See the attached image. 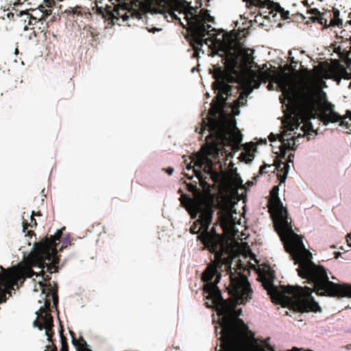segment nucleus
<instances>
[{
    "instance_id": "nucleus-1",
    "label": "nucleus",
    "mask_w": 351,
    "mask_h": 351,
    "mask_svg": "<svg viewBox=\"0 0 351 351\" xmlns=\"http://www.w3.org/2000/svg\"><path fill=\"white\" fill-rule=\"evenodd\" d=\"M287 252L290 254L295 264H298L297 271L298 276L303 279H306L307 282L312 284L313 287H300L298 285L282 286V291L274 285L273 281L265 279L262 285L267 290L268 295L271 296L273 302L280 304L285 300V294L291 295L290 305L292 308L298 312H314L322 311V308L312 296L315 292L317 295L332 298L351 297V285L348 284H337L329 280L326 269L322 265L314 263L309 257L305 255L306 250L303 247L299 254H293L286 247Z\"/></svg>"
},
{
    "instance_id": "nucleus-2",
    "label": "nucleus",
    "mask_w": 351,
    "mask_h": 351,
    "mask_svg": "<svg viewBox=\"0 0 351 351\" xmlns=\"http://www.w3.org/2000/svg\"><path fill=\"white\" fill-rule=\"evenodd\" d=\"M273 80L280 85L285 99L289 103L298 102L307 110L310 117H317L324 125L330 123L339 122V125L346 129L351 128V111L348 110L345 115L341 116L335 111V106L326 101L316 112L317 99L313 89L308 85H302L296 88L292 77L286 72L277 73L271 69L264 71L250 70L241 83L252 90L258 88L261 82Z\"/></svg>"
},
{
    "instance_id": "nucleus-3",
    "label": "nucleus",
    "mask_w": 351,
    "mask_h": 351,
    "mask_svg": "<svg viewBox=\"0 0 351 351\" xmlns=\"http://www.w3.org/2000/svg\"><path fill=\"white\" fill-rule=\"evenodd\" d=\"M62 237V232L58 230L50 238L46 237L40 242H35L33 250L27 257V263L29 265L28 267L22 269L16 268L5 269L0 266V269L7 275V280H12L16 286H18L19 282H23L25 278L34 276H38L39 274L32 269L33 267H38L40 269L46 268L49 274L58 271L57 265L60 259L58 256L57 245L60 243Z\"/></svg>"
},
{
    "instance_id": "nucleus-4",
    "label": "nucleus",
    "mask_w": 351,
    "mask_h": 351,
    "mask_svg": "<svg viewBox=\"0 0 351 351\" xmlns=\"http://www.w3.org/2000/svg\"><path fill=\"white\" fill-rule=\"evenodd\" d=\"M279 187L274 186L270 191L268 208L274 221V227L284 242L285 247L293 254H299L303 247L301 238L294 232L289 221L288 211L278 197Z\"/></svg>"
},
{
    "instance_id": "nucleus-5",
    "label": "nucleus",
    "mask_w": 351,
    "mask_h": 351,
    "mask_svg": "<svg viewBox=\"0 0 351 351\" xmlns=\"http://www.w3.org/2000/svg\"><path fill=\"white\" fill-rule=\"evenodd\" d=\"M180 201L182 204H186L195 213H200L197 222L204 228V231L197 236V239L202 241L205 248H207L211 253L215 254L216 261L212 264H215L217 265V267H221V256L223 252L221 237L215 232V228H213L210 232L208 230L212 222L213 210L210 208H203L198 202L186 194L181 196Z\"/></svg>"
},
{
    "instance_id": "nucleus-6",
    "label": "nucleus",
    "mask_w": 351,
    "mask_h": 351,
    "mask_svg": "<svg viewBox=\"0 0 351 351\" xmlns=\"http://www.w3.org/2000/svg\"><path fill=\"white\" fill-rule=\"evenodd\" d=\"M237 68V57L232 54L228 60L227 69H223L222 66L215 67L213 73L215 82H213L212 87L215 92H218L213 101L220 103L223 106L226 101L224 95H232L233 86L229 83H241V75Z\"/></svg>"
},
{
    "instance_id": "nucleus-7",
    "label": "nucleus",
    "mask_w": 351,
    "mask_h": 351,
    "mask_svg": "<svg viewBox=\"0 0 351 351\" xmlns=\"http://www.w3.org/2000/svg\"><path fill=\"white\" fill-rule=\"evenodd\" d=\"M214 18L211 16L207 10L202 9L199 13L194 18V21L189 29V34L186 37L193 48L194 53L192 58L198 59L199 51H202L204 44L208 45V38H205L206 35L215 36V28L208 23L213 22Z\"/></svg>"
},
{
    "instance_id": "nucleus-8",
    "label": "nucleus",
    "mask_w": 351,
    "mask_h": 351,
    "mask_svg": "<svg viewBox=\"0 0 351 351\" xmlns=\"http://www.w3.org/2000/svg\"><path fill=\"white\" fill-rule=\"evenodd\" d=\"M219 149L217 146L213 145L208 149L206 153H199L196 154L193 158L192 162L186 167L187 170H193V175L189 176L185 174V176L191 180L195 175L202 184H203L206 182L207 176H204L200 169H202L208 176H212L214 173L213 170L214 162L210 157L211 156L216 159L219 156Z\"/></svg>"
},
{
    "instance_id": "nucleus-9",
    "label": "nucleus",
    "mask_w": 351,
    "mask_h": 351,
    "mask_svg": "<svg viewBox=\"0 0 351 351\" xmlns=\"http://www.w3.org/2000/svg\"><path fill=\"white\" fill-rule=\"evenodd\" d=\"M51 303L48 300H45L44 306H41L36 314V319L33 322V326L39 330H45V335L47 337L49 342L51 345L46 346L45 351H58L57 347L53 343L52 337L54 335L53 332V318L51 314Z\"/></svg>"
},
{
    "instance_id": "nucleus-10",
    "label": "nucleus",
    "mask_w": 351,
    "mask_h": 351,
    "mask_svg": "<svg viewBox=\"0 0 351 351\" xmlns=\"http://www.w3.org/2000/svg\"><path fill=\"white\" fill-rule=\"evenodd\" d=\"M188 10V3L186 1H182L176 4L171 5L169 3L158 4L156 6L152 11V14H160L163 18L167 19L168 22H176L178 23L182 26L184 25L181 21L180 18L176 13L178 12L180 14L184 15V19L186 20L188 25H189V29H191V25L194 21V18L197 15H194L191 18L188 17L186 10Z\"/></svg>"
},
{
    "instance_id": "nucleus-11",
    "label": "nucleus",
    "mask_w": 351,
    "mask_h": 351,
    "mask_svg": "<svg viewBox=\"0 0 351 351\" xmlns=\"http://www.w3.org/2000/svg\"><path fill=\"white\" fill-rule=\"evenodd\" d=\"M223 106L220 103L213 101L209 110V114L212 119L208 123L209 135L206 136V140L209 138H215L217 141H223L227 139L226 135L229 133V129L222 122L217 120L215 118L222 110Z\"/></svg>"
},
{
    "instance_id": "nucleus-12",
    "label": "nucleus",
    "mask_w": 351,
    "mask_h": 351,
    "mask_svg": "<svg viewBox=\"0 0 351 351\" xmlns=\"http://www.w3.org/2000/svg\"><path fill=\"white\" fill-rule=\"evenodd\" d=\"M254 53V50L243 48L242 47L238 46L235 51H231V50H228L226 52V56L224 58V65L223 69H227L228 65V60L229 59L230 55H234L237 57V60L238 62V71L240 73L241 82L245 80V76L247 75L248 72L242 71V65L240 63V58H242L243 63L244 65L247 66L253 62V57L252 53Z\"/></svg>"
},
{
    "instance_id": "nucleus-13",
    "label": "nucleus",
    "mask_w": 351,
    "mask_h": 351,
    "mask_svg": "<svg viewBox=\"0 0 351 351\" xmlns=\"http://www.w3.org/2000/svg\"><path fill=\"white\" fill-rule=\"evenodd\" d=\"M97 10L106 20L110 21L109 23L111 25H114L116 23L115 21H119L120 18H122L123 21H127L130 18L125 9L119 8L117 6L113 8L107 6L105 10H103L102 8H99Z\"/></svg>"
},
{
    "instance_id": "nucleus-14",
    "label": "nucleus",
    "mask_w": 351,
    "mask_h": 351,
    "mask_svg": "<svg viewBox=\"0 0 351 351\" xmlns=\"http://www.w3.org/2000/svg\"><path fill=\"white\" fill-rule=\"evenodd\" d=\"M6 276L3 271L1 274L0 273V304L6 301V294L16 286L12 280H8Z\"/></svg>"
},
{
    "instance_id": "nucleus-15",
    "label": "nucleus",
    "mask_w": 351,
    "mask_h": 351,
    "mask_svg": "<svg viewBox=\"0 0 351 351\" xmlns=\"http://www.w3.org/2000/svg\"><path fill=\"white\" fill-rule=\"evenodd\" d=\"M239 86H237V92L240 88L245 90V92L241 93L238 99H236L233 103V108H239L240 106H243L247 102V95L251 93L252 90L247 87H245V85H243L241 83H237Z\"/></svg>"
},
{
    "instance_id": "nucleus-16",
    "label": "nucleus",
    "mask_w": 351,
    "mask_h": 351,
    "mask_svg": "<svg viewBox=\"0 0 351 351\" xmlns=\"http://www.w3.org/2000/svg\"><path fill=\"white\" fill-rule=\"evenodd\" d=\"M276 167L278 171L277 176L280 181V184L284 183L288 174L289 165L287 163L278 161V163L276 164Z\"/></svg>"
},
{
    "instance_id": "nucleus-17",
    "label": "nucleus",
    "mask_w": 351,
    "mask_h": 351,
    "mask_svg": "<svg viewBox=\"0 0 351 351\" xmlns=\"http://www.w3.org/2000/svg\"><path fill=\"white\" fill-rule=\"evenodd\" d=\"M70 333L72 336V343L75 347L76 351H92L88 348V345L83 338L76 339L74 333L73 332H70Z\"/></svg>"
},
{
    "instance_id": "nucleus-18",
    "label": "nucleus",
    "mask_w": 351,
    "mask_h": 351,
    "mask_svg": "<svg viewBox=\"0 0 351 351\" xmlns=\"http://www.w3.org/2000/svg\"><path fill=\"white\" fill-rule=\"evenodd\" d=\"M48 292L46 293V297L49 296L51 294L53 305L56 308H57V305L58 303V285L56 282L53 283V286L51 284L47 285Z\"/></svg>"
},
{
    "instance_id": "nucleus-19",
    "label": "nucleus",
    "mask_w": 351,
    "mask_h": 351,
    "mask_svg": "<svg viewBox=\"0 0 351 351\" xmlns=\"http://www.w3.org/2000/svg\"><path fill=\"white\" fill-rule=\"evenodd\" d=\"M247 4L254 5L258 8L270 7L271 4H274L270 0H243Z\"/></svg>"
},
{
    "instance_id": "nucleus-20",
    "label": "nucleus",
    "mask_w": 351,
    "mask_h": 351,
    "mask_svg": "<svg viewBox=\"0 0 351 351\" xmlns=\"http://www.w3.org/2000/svg\"><path fill=\"white\" fill-rule=\"evenodd\" d=\"M333 19L330 21V25L335 27H341L343 25L342 20L339 18L340 12L339 10L333 8Z\"/></svg>"
},
{
    "instance_id": "nucleus-21",
    "label": "nucleus",
    "mask_w": 351,
    "mask_h": 351,
    "mask_svg": "<svg viewBox=\"0 0 351 351\" xmlns=\"http://www.w3.org/2000/svg\"><path fill=\"white\" fill-rule=\"evenodd\" d=\"M337 73L338 75L339 80L341 78H343L345 80L351 79V72L348 73L345 66L341 64H338V66H337Z\"/></svg>"
},
{
    "instance_id": "nucleus-22",
    "label": "nucleus",
    "mask_w": 351,
    "mask_h": 351,
    "mask_svg": "<svg viewBox=\"0 0 351 351\" xmlns=\"http://www.w3.org/2000/svg\"><path fill=\"white\" fill-rule=\"evenodd\" d=\"M291 135V133L287 134V131L284 132L280 136L279 140L282 143V144L285 146H287L289 148H291V143L289 141H292L293 142H295V137L291 136L289 139L288 138V136ZM295 143H293L294 144Z\"/></svg>"
},
{
    "instance_id": "nucleus-23",
    "label": "nucleus",
    "mask_w": 351,
    "mask_h": 351,
    "mask_svg": "<svg viewBox=\"0 0 351 351\" xmlns=\"http://www.w3.org/2000/svg\"><path fill=\"white\" fill-rule=\"evenodd\" d=\"M315 78L317 80H319V79H322V78H325V79L329 78L328 71L323 67H320V66L315 67Z\"/></svg>"
},
{
    "instance_id": "nucleus-24",
    "label": "nucleus",
    "mask_w": 351,
    "mask_h": 351,
    "mask_svg": "<svg viewBox=\"0 0 351 351\" xmlns=\"http://www.w3.org/2000/svg\"><path fill=\"white\" fill-rule=\"evenodd\" d=\"M42 270L40 271V274L42 275V277H43V280L45 282H48V284L47 283H45L43 282H39V285H40V288L43 289L42 292L43 293H46L45 292V290L47 288V285L49 284H51L49 282L50 280H51V277L49 276V275H47L45 274V271H43V269H41Z\"/></svg>"
},
{
    "instance_id": "nucleus-25",
    "label": "nucleus",
    "mask_w": 351,
    "mask_h": 351,
    "mask_svg": "<svg viewBox=\"0 0 351 351\" xmlns=\"http://www.w3.org/2000/svg\"><path fill=\"white\" fill-rule=\"evenodd\" d=\"M311 19L313 22H318L319 24L324 25L326 27H328L330 24H328V19L324 17V14H320L317 16H312Z\"/></svg>"
},
{
    "instance_id": "nucleus-26",
    "label": "nucleus",
    "mask_w": 351,
    "mask_h": 351,
    "mask_svg": "<svg viewBox=\"0 0 351 351\" xmlns=\"http://www.w3.org/2000/svg\"><path fill=\"white\" fill-rule=\"evenodd\" d=\"M300 122L298 119H293L290 121L289 123H288L287 125H285V127L287 128V131L292 132L295 129H297L300 126Z\"/></svg>"
},
{
    "instance_id": "nucleus-27",
    "label": "nucleus",
    "mask_w": 351,
    "mask_h": 351,
    "mask_svg": "<svg viewBox=\"0 0 351 351\" xmlns=\"http://www.w3.org/2000/svg\"><path fill=\"white\" fill-rule=\"evenodd\" d=\"M276 8H275V10L277 12L280 14L281 17L283 19H289V11L285 10L284 8L280 7V5L278 4V3H276Z\"/></svg>"
},
{
    "instance_id": "nucleus-28",
    "label": "nucleus",
    "mask_w": 351,
    "mask_h": 351,
    "mask_svg": "<svg viewBox=\"0 0 351 351\" xmlns=\"http://www.w3.org/2000/svg\"><path fill=\"white\" fill-rule=\"evenodd\" d=\"M190 230L192 234H197L199 232L202 233L204 231V228L202 227L200 223L197 222V220L193 223V226L191 227Z\"/></svg>"
},
{
    "instance_id": "nucleus-29",
    "label": "nucleus",
    "mask_w": 351,
    "mask_h": 351,
    "mask_svg": "<svg viewBox=\"0 0 351 351\" xmlns=\"http://www.w3.org/2000/svg\"><path fill=\"white\" fill-rule=\"evenodd\" d=\"M232 141L236 145H239L242 141V134L240 131H234L231 134Z\"/></svg>"
},
{
    "instance_id": "nucleus-30",
    "label": "nucleus",
    "mask_w": 351,
    "mask_h": 351,
    "mask_svg": "<svg viewBox=\"0 0 351 351\" xmlns=\"http://www.w3.org/2000/svg\"><path fill=\"white\" fill-rule=\"evenodd\" d=\"M23 232H25V230L29 228V227H31V228H33L34 226H37V223H36V219H34V217L31 215V220H30V223H27V221H23Z\"/></svg>"
},
{
    "instance_id": "nucleus-31",
    "label": "nucleus",
    "mask_w": 351,
    "mask_h": 351,
    "mask_svg": "<svg viewBox=\"0 0 351 351\" xmlns=\"http://www.w3.org/2000/svg\"><path fill=\"white\" fill-rule=\"evenodd\" d=\"M350 53H351V47H350V50L348 51V52H347L345 54L342 53L341 56V58L345 62V63L346 64L348 67H349L351 64V58H350Z\"/></svg>"
},
{
    "instance_id": "nucleus-32",
    "label": "nucleus",
    "mask_w": 351,
    "mask_h": 351,
    "mask_svg": "<svg viewBox=\"0 0 351 351\" xmlns=\"http://www.w3.org/2000/svg\"><path fill=\"white\" fill-rule=\"evenodd\" d=\"M71 245V241L68 237L64 238L62 240V246L60 248V250H62L64 248H66L68 247V245Z\"/></svg>"
},
{
    "instance_id": "nucleus-33",
    "label": "nucleus",
    "mask_w": 351,
    "mask_h": 351,
    "mask_svg": "<svg viewBox=\"0 0 351 351\" xmlns=\"http://www.w3.org/2000/svg\"><path fill=\"white\" fill-rule=\"evenodd\" d=\"M308 14H314V16H317L320 15L321 12L317 8H311L307 11Z\"/></svg>"
},
{
    "instance_id": "nucleus-34",
    "label": "nucleus",
    "mask_w": 351,
    "mask_h": 351,
    "mask_svg": "<svg viewBox=\"0 0 351 351\" xmlns=\"http://www.w3.org/2000/svg\"><path fill=\"white\" fill-rule=\"evenodd\" d=\"M82 9V7H79V6L72 8V13L73 14L82 15V13L81 12Z\"/></svg>"
},
{
    "instance_id": "nucleus-35",
    "label": "nucleus",
    "mask_w": 351,
    "mask_h": 351,
    "mask_svg": "<svg viewBox=\"0 0 351 351\" xmlns=\"http://www.w3.org/2000/svg\"><path fill=\"white\" fill-rule=\"evenodd\" d=\"M289 60L290 62V64L294 65V66H296V64H298V62H296L293 57L291 56V51H289Z\"/></svg>"
},
{
    "instance_id": "nucleus-36",
    "label": "nucleus",
    "mask_w": 351,
    "mask_h": 351,
    "mask_svg": "<svg viewBox=\"0 0 351 351\" xmlns=\"http://www.w3.org/2000/svg\"><path fill=\"white\" fill-rule=\"evenodd\" d=\"M271 165H267V164L264 163L261 167H260V169H259V173L260 174H263V173H266L267 172L265 171V169L267 167H270Z\"/></svg>"
},
{
    "instance_id": "nucleus-37",
    "label": "nucleus",
    "mask_w": 351,
    "mask_h": 351,
    "mask_svg": "<svg viewBox=\"0 0 351 351\" xmlns=\"http://www.w3.org/2000/svg\"><path fill=\"white\" fill-rule=\"evenodd\" d=\"M295 66L291 64H286L284 66V71L282 72H285V71H295Z\"/></svg>"
},
{
    "instance_id": "nucleus-38",
    "label": "nucleus",
    "mask_w": 351,
    "mask_h": 351,
    "mask_svg": "<svg viewBox=\"0 0 351 351\" xmlns=\"http://www.w3.org/2000/svg\"><path fill=\"white\" fill-rule=\"evenodd\" d=\"M60 341H61V345H68L67 343V339L66 337H65L62 332L60 333Z\"/></svg>"
},
{
    "instance_id": "nucleus-39",
    "label": "nucleus",
    "mask_w": 351,
    "mask_h": 351,
    "mask_svg": "<svg viewBox=\"0 0 351 351\" xmlns=\"http://www.w3.org/2000/svg\"><path fill=\"white\" fill-rule=\"evenodd\" d=\"M143 15H144V13H143V12L141 13V12H132V13L131 14V16H132V17H136V18H137V19H141V16H143Z\"/></svg>"
},
{
    "instance_id": "nucleus-40",
    "label": "nucleus",
    "mask_w": 351,
    "mask_h": 351,
    "mask_svg": "<svg viewBox=\"0 0 351 351\" xmlns=\"http://www.w3.org/2000/svg\"><path fill=\"white\" fill-rule=\"evenodd\" d=\"M135 3H138L139 5L143 4L144 3H147L150 0H132Z\"/></svg>"
},
{
    "instance_id": "nucleus-41",
    "label": "nucleus",
    "mask_w": 351,
    "mask_h": 351,
    "mask_svg": "<svg viewBox=\"0 0 351 351\" xmlns=\"http://www.w3.org/2000/svg\"><path fill=\"white\" fill-rule=\"evenodd\" d=\"M340 51H341V47H338L335 48V51L336 53H339V57L340 58H341V56L342 53L345 54V53H346L348 52L347 51H343V52H341Z\"/></svg>"
},
{
    "instance_id": "nucleus-42",
    "label": "nucleus",
    "mask_w": 351,
    "mask_h": 351,
    "mask_svg": "<svg viewBox=\"0 0 351 351\" xmlns=\"http://www.w3.org/2000/svg\"><path fill=\"white\" fill-rule=\"evenodd\" d=\"M346 242L348 243L349 246H351V234H348L346 235Z\"/></svg>"
},
{
    "instance_id": "nucleus-43",
    "label": "nucleus",
    "mask_w": 351,
    "mask_h": 351,
    "mask_svg": "<svg viewBox=\"0 0 351 351\" xmlns=\"http://www.w3.org/2000/svg\"><path fill=\"white\" fill-rule=\"evenodd\" d=\"M269 140L271 142L275 141L276 140V137L273 133H271L269 136Z\"/></svg>"
},
{
    "instance_id": "nucleus-44",
    "label": "nucleus",
    "mask_w": 351,
    "mask_h": 351,
    "mask_svg": "<svg viewBox=\"0 0 351 351\" xmlns=\"http://www.w3.org/2000/svg\"><path fill=\"white\" fill-rule=\"evenodd\" d=\"M188 189L190 191H193L194 190L196 189V186L195 185H193L192 184H189L188 185Z\"/></svg>"
},
{
    "instance_id": "nucleus-45",
    "label": "nucleus",
    "mask_w": 351,
    "mask_h": 351,
    "mask_svg": "<svg viewBox=\"0 0 351 351\" xmlns=\"http://www.w3.org/2000/svg\"><path fill=\"white\" fill-rule=\"evenodd\" d=\"M32 21H34V22L36 23L37 21V19L36 17L30 16L28 24L29 25H32L33 24Z\"/></svg>"
},
{
    "instance_id": "nucleus-46",
    "label": "nucleus",
    "mask_w": 351,
    "mask_h": 351,
    "mask_svg": "<svg viewBox=\"0 0 351 351\" xmlns=\"http://www.w3.org/2000/svg\"><path fill=\"white\" fill-rule=\"evenodd\" d=\"M166 172L169 174V175H171L174 171L173 168L172 167H169L167 168V169H165Z\"/></svg>"
},
{
    "instance_id": "nucleus-47",
    "label": "nucleus",
    "mask_w": 351,
    "mask_h": 351,
    "mask_svg": "<svg viewBox=\"0 0 351 351\" xmlns=\"http://www.w3.org/2000/svg\"><path fill=\"white\" fill-rule=\"evenodd\" d=\"M60 351H69V346L68 345H62L61 346Z\"/></svg>"
},
{
    "instance_id": "nucleus-48",
    "label": "nucleus",
    "mask_w": 351,
    "mask_h": 351,
    "mask_svg": "<svg viewBox=\"0 0 351 351\" xmlns=\"http://www.w3.org/2000/svg\"><path fill=\"white\" fill-rule=\"evenodd\" d=\"M32 215L33 217H34V216H41L42 215L40 211H38L37 213H35L34 211H33Z\"/></svg>"
},
{
    "instance_id": "nucleus-49",
    "label": "nucleus",
    "mask_w": 351,
    "mask_h": 351,
    "mask_svg": "<svg viewBox=\"0 0 351 351\" xmlns=\"http://www.w3.org/2000/svg\"><path fill=\"white\" fill-rule=\"evenodd\" d=\"M341 252H335V258H338L340 256H341Z\"/></svg>"
},
{
    "instance_id": "nucleus-50",
    "label": "nucleus",
    "mask_w": 351,
    "mask_h": 351,
    "mask_svg": "<svg viewBox=\"0 0 351 351\" xmlns=\"http://www.w3.org/2000/svg\"><path fill=\"white\" fill-rule=\"evenodd\" d=\"M302 3H303V5H304V6H306V7H309V6H310V5L308 4V1H307V0H304V1H302Z\"/></svg>"
},
{
    "instance_id": "nucleus-51",
    "label": "nucleus",
    "mask_w": 351,
    "mask_h": 351,
    "mask_svg": "<svg viewBox=\"0 0 351 351\" xmlns=\"http://www.w3.org/2000/svg\"><path fill=\"white\" fill-rule=\"evenodd\" d=\"M7 16L8 19H12L14 17V14L12 13V12H9L8 14H7Z\"/></svg>"
},
{
    "instance_id": "nucleus-52",
    "label": "nucleus",
    "mask_w": 351,
    "mask_h": 351,
    "mask_svg": "<svg viewBox=\"0 0 351 351\" xmlns=\"http://www.w3.org/2000/svg\"><path fill=\"white\" fill-rule=\"evenodd\" d=\"M23 14H27V15H29V13H28V12H27V11H21V12H20V14H19V15H20V16H22V15H23Z\"/></svg>"
},
{
    "instance_id": "nucleus-53",
    "label": "nucleus",
    "mask_w": 351,
    "mask_h": 351,
    "mask_svg": "<svg viewBox=\"0 0 351 351\" xmlns=\"http://www.w3.org/2000/svg\"><path fill=\"white\" fill-rule=\"evenodd\" d=\"M267 348L270 351H274V348L272 346H271L269 344L266 346Z\"/></svg>"
},
{
    "instance_id": "nucleus-54",
    "label": "nucleus",
    "mask_w": 351,
    "mask_h": 351,
    "mask_svg": "<svg viewBox=\"0 0 351 351\" xmlns=\"http://www.w3.org/2000/svg\"><path fill=\"white\" fill-rule=\"evenodd\" d=\"M300 349H298L296 347H293L292 349L289 350V351H299Z\"/></svg>"
},
{
    "instance_id": "nucleus-55",
    "label": "nucleus",
    "mask_w": 351,
    "mask_h": 351,
    "mask_svg": "<svg viewBox=\"0 0 351 351\" xmlns=\"http://www.w3.org/2000/svg\"><path fill=\"white\" fill-rule=\"evenodd\" d=\"M159 29H157V28H153L152 29H149V32H155L156 31H158Z\"/></svg>"
},
{
    "instance_id": "nucleus-56",
    "label": "nucleus",
    "mask_w": 351,
    "mask_h": 351,
    "mask_svg": "<svg viewBox=\"0 0 351 351\" xmlns=\"http://www.w3.org/2000/svg\"><path fill=\"white\" fill-rule=\"evenodd\" d=\"M292 157H293V155H292V154H290V155L289 156V162H291Z\"/></svg>"
},
{
    "instance_id": "nucleus-57",
    "label": "nucleus",
    "mask_w": 351,
    "mask_h": 351,
    "mask_svg": "<svg viewBox=\"0 0 351 351\" xmlns=\"http://www.w3.org/2000/svg\"><path fill=\"white\" fill-rule=\"evenodd\" d=\"M32 234H34V232L32 230L27 231V234L29 236H31Z\"/></svg>"
},
{
    "instance_id": "nucleus-58",
    "label": "nucleus",
    "mask_w": 351,
    "mask_h": 351,
    "mask_svg": "<svg viewBox=\"0 0 351 351\" xmlns=\"http://www.w3.org/2000/svg\"><path fill=\"white\" fill-rule=\"evenodd\" d=\"M217 66H219V65L215 66H214V69H215V67H217ZM213 70H215V69H213ZM210 73H212L213 74L214 71H213V72H212V71H210Z\"/></svg>"
},
{
    "instance_id": "nucleus-59",
    "label": "nucleus",
    "mask_w": 351,
    "mask_h": 351,
    "mask_svg": "<svg viewBox=\"0 0 351 351\" xmlns=\"http://www.w3.org/2000/svg\"><path fill=\"white\" fill-rule=\"evenodd\" d=\"M347 23L351 25V19L350 21H347Z\"/></svg>"
},
{
    "instance_id": "nucleus-60",
    "label": "nucleus",
    "mask_w": 351,
    "mask_h": 351,
    "mask_svg": "<svg viewBox=\"0 0 351 351\" xmlns=\"http://www.w3.org/2000/svg\"><path fill=\"white\" fill-rule=\"evenodd\" d=\"M348 17L351 18V12L349 14Z\"/></svg>"
},
{
    "instance_id": "nucleus-61",
    "label": "nucleus",
    "mask_w": 351,
    "mask_h": 351,
    "mask_svg": "<svg viewBox=\"0 0 351 351\" xmlns=\"http://www.w3.org/2000/svg\"><path fill=\"white\" fill-rule=\"evenodd\" d=\"M18 51H18V49H15V53H18Z\"/></svg>"
},
{
    "instance_id": "nucleus-62",
    "label": "nucleus",
    "mask_w": 351,
    "mask_h": 351,
    "mask_svg": "<svg viewBox=\"0 0 351 351\" xmlns=\"http://www.w3.org/2000/svg\"><path fill=\"white\" fill-rule=\"evenodd\" d=\"M349 88H351V82H350Z\"/></svg>"
},
{
    "instance_id": "nucleus-63",
    "label": "nucleus",
    "mask_w": 351,
    "mask_h": 351,
    "mask_svg": "<svg viewBox=\"0 0 351 351\" xmlns=\"http://www.w3.org/2000/svg\"><path fill=\"white\" fill-rule=\"evenodd\" d=\"M304 126H302V128H304ZM302 129L304 130V132H306V130H304V129H303V128H302Z\"/></svg>"
},
{
    "instance_id": "nucleus-64",
    "label": "nucleus",
    "mask_w": 351,
    "mask_h": 351,
    "mask_svg": "<svg viewBox=\"0 0 351 351\" xmlns=\"http://www.w3.org/2000/svg\"><path fill=\"white\" fill-rule=\"evenodd\" d=\"M48 1H51V0H47Z\"/></svg>"
}]
</instances>
